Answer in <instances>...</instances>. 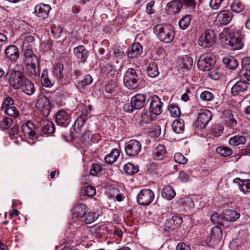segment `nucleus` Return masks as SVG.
<instances>
[{"mask_svg":"<svg viewBox=\"0 0 250 250\" xmlns=\"http://www.w3.org/2000/svg\"><path fill=\"white\" fill-rule=\"evenodd\" d=\"M167 155L165 146L162 145H159L153 151V157L156 160H163Z\"/></svg>","mask_w":250,"mask_h":250,"instance_id":"obj_22","label":"nucleus"},{"mask_svg":"<svg viewBox=\"0 0 250 250\" xmlns=\"http://www.w3.org/2000/svg\"><path fill=\"white\" fill-rule=\"evenodd\" d=\"M13 120L12 118L7 117H4L0 121V125L2 129H7L11 126Z\"/></svg>","mask_w":250,"mask_h":250,"instance_id":"obj_49","label":"nucleus"},{"mask_svg":"<svg viewBox=\"0 0 250 250\" xmlns=\"http://www.w3.org/2000/svg\"><path fill=\"white\" fill-rule=\"evenodd\" d=\"M193 64L192 58L188 56H185L179 63V66L183 70V72H185L191 69Z\"/></svg>","mask_w":250,"mask_h":250,"instance_id":"obj_27","label":"nucleus"},{"mask_svg":"<svg viewBox=\"0 0 250 250\" xmlns=\"http://www.w3.org/2000/svg\"><path fill=\"white\" fill-rule=\"evenodd\" d=\"M152 114L149 111H147L144 110L141 114V125H144V124H147L152 121Z\"/></svg>","mask_w":250,"mask_h":250,"instance_id":"obj_40","label":"nucleus"},{"mask_svg":"<svg viewBox=\"0 0 250 250\" xmlns=\"http://www.w3.org/2000/svg\"><path fill=\"white\" fill-rule=\"evenodd\" d=\"M239 76L246 80L237 82L231 87V92L233 96H236L241 92L246 91L248 85H250V58L246 57L242 60V69L239 72Z\"/></svg>","mask_w":250,"mask_h":250,"instance_id":"obj_1","label":"nucleus"},{"mask_svg":"<svg viewBox=\"0 0 250 250\" xmlns=\"http://www.w3.org/2000/svg\"><path fill=\"white\" fill-rule=\"evenodd\" d=\"M116 84L113 82H109L105 86V91L108 94H111L116 91Z\"/></svg>","mask_w":250,"mask_h":250,"instance_id":"obj_57","label":"nucleus"},{"mask_svg":"<svg viewBox=\"0 0 250 250\" xmlns=\"http://www.w3.org/2000/svg\"><path fill=\"white\" fill-rule=\"evenodd\" d=\"M246 141V138L242 136H235L230 138L229 144L230 146H236L240 144H244Z\"/></svg>","mask_w":250,"mask_h":250,"instance_id":"obj_44","label":"nucleus"},{"mask_svg":"<svg viewBox=\"0 0 250 250\" xmlns=\"http://www.w3.org/2000/svg\"><path fill=\"white\" fill-rule=\"evenodd\" d=\"M98 218V214L96 213L87 212L86 213L83 218L82 217L78 222L79 223L81 221L82 223L85 225L90 224L94 222Z\"/></svg>","mask_w":250,"mask_h":250,"instance_id":"obj_31","label":"nucleus"},{"mask_svg":"<svg viewBox=\"0 0 250 250\" xmlns=\"http://www.w3.org/2000/svg\"><path fill=\"white\" fill-rule=\"evenodd\" d=\"M191 15L187 14L182 17L179 21V25L181 29H186L189 25L191 21Z\"/></svg>","mask_w":250,"mask_h":250,"instance_id":"obj_39","label":"nucleus"},{"mask_svg":"<svg viewBox=\"0 0 250 250\" xmlns=\"http://www.w3.org/2000/svg\"><path fill=\"white\" fill-rule=\"evenodd\" d=\"M147 74L151 78H156L159 74L158 65L154 62H151L147 68Z\"/></svg>","mask_w":250,"mask_h":250,"instance_id":"obj_35","label":"nucleus"},{"mask_svg":"<svg viewBox=\"0 0 250 250\" xmlns=\"http://www.w3.org/2000/svg\"><path fill=\"white\" fill-rule=\"evenodd\" d=\"M87 120V117L85 114L81 115L75 121L74 126H77L79 128L83 126L86 121Z\"/></svg>","mask_w":250,"mask_h":250,"instance_id":"obj_50","label":"nucleus"},{"mask_svg":"<svg viewBox=\"0 0 250 250\" xmlns=\"http://www.w3.org/2000/svg\"><path fill=\"white\" fill-rule=\"evenodd\" d=\"M212 117L211 111L209 110L205 109L200 112L198 118L195 123L196 127L199 129H203L206 127Z\"/></svg>","mask_w":250,"mask_h":250,"instance_id":"obj_10","label":"nucleus"},{"mask_svg":"<svg viewBox=\"0 0 250 250\" xmlns=\"http://www.w3.org/2000/svg\"><path fill=\"white\" fill-rule=\"evenodd\" d=\"M39 127L44 133L46 134H51L55 130L53 123L46 119H42L40 121Z\"/></svg>","mask_w":250,"mask_h":250,"instance_id":"obj_21","label":"nucleus"},{"mask_svg":"<svg viewBox=\"0 0 250 250\" xmlns=\"http://www.w3.org/2000/svg\"><path fill=\"white\" fill-rule=\"evenodd\" d=\"M56 121L58 125L66 127L70 122V116L65 110H60L57 113Z\"/></svg>","mask_w":250,"mask_h":250,"instance_id":"obj_15","label":"nucleus"},{"mask_svg":"<svg viewBox=\"0 0 250 250\" xmlns=\"http://www.w3.org/2000/svg\"><path fill=\"white\" fill-rule=\"evenodd\" d=\"M51 8L48 4L40 3L35 7V13L38 17L46 18L48 17Z\"/></svg>","mask_w":250,"mask_h":250,"instance_id":"obj_20","label":"nucleus"},{"mask_svg":"<svg viewBox=\"0 0 250 250\" xmlns=\"http://www.w3.org/2000/svg\"><path fill=\"white\" fill-rule=\"evenodd\" d=\"M93 81L92 77L88 74L85 76L83 80L80 81L79 84L82 87H84L86 85L90 84Z\"/></svg>","mask_w":250,"mask_h":250,"instance_id":"obj_56","label":"nucleus"},{"mask_svg":"<svg viewBox=\"0 0 250 250\" xmlns=\"http://www.w3.org/2000/svg\"><path fill=\"white\" fill-rule=\"evenodd\" d=\"M224 121L226 124L231 127L236 125L237 124L236 121L229 110H225L224 112Z\"/></svg>","mask_w":250,"mask_h":250,"instance_id":"obj_38","label":"nucleus"},{"mask_svg":"<svg viewBox=\"0 0 250 250\" xmlns=\"http://www.w3.org/2000/svg\"><path fill=\"white\" fill-rule=\"evenodd\" d=\"M62 32V29L61 28L56 26L52 27L51 31L53 37L56 39L59 38L61 36Z\"/></svg>","mask_w":250,"mask_h":250,"instance_id":"obj_61","label":"nucleus"},{"mask_svg":"<svg viewBox=\"0 0 250 250\" xmlns=\"http://www.w3.org/2000/svg\"><path fill=\"white\" fill-rule=\"evenodd\" d=\"M4 78L8 81L10 85L15 90H20L27 79L21 71L13 69H9L6 73Z\"/></svg>","mask_w":250,"mask_h":250,"instance_id":"obj_4","label":"nucleus"},{"mask_svg":"<svg viewBox=\"0 0 250 250\" xmlns=\"http://www.w3.org/2000/svg\"><path fill=\"white\" fill-rule=\"evenodd\" d=\"M240 190L245 194L248 193H250V181H246L245 183L241 185L240 186Z\"/></svg>","mask_w":250,"mask_h":250,"instance_id":"obj_59","label":"nucleus"},{"mask_svg":"<svg viewBox=\"0 0 250 250\" xmlns=\"http://www.w3.org/2000/svg\"><path fill=\"white\" fill-rule=\"evenodd\" d=\"M120 155V152L118 149H112L110 153L107 154L104 157V160L106 163L112 164L117 160Z\"/></svg>","mask_w":250,"mask_h":250,"instance_id":"obj_32","label":"nucleus"},{"mask_svg":"<svg viewBox=\"0 0 250 250\" xmlns=\"http://www.w3.org/2000/svg\"><path fill=\"white\" fill-rule=\"evenodd\" d=\"M150 100V97H147L143 94H138L133 96L130 103L124 104L123 109L128 113H131L134 110H138L146 107Z\"/></svg>","mask_w":250,"mask_h":250,"instance_id":"obj_3","label":"nucleus"},{"mask_svg":"<svg viewBox=\"0 0 250 250\" xmlns=\"http://www.w3.org/2000/svg\"><path fill=\"white\" fill-rule=\"evenodd\" d=\"M223 62L228 68L232 70L235 69L238 65L236 60L232 56L224 58Z\"/></svg>","mask_w":250,"mask_h":250,"instance_id":"obj_34","label":"nucleus"},{"mask_svg":"<svg viewBox=\"0 0 250 250\" xmlns=\"http://www.w3.org/2000/svg\"><path fill=\"white\" fill-rule=\"evenodd\" d=\"M82 193L84 196L92 197L96 194L95 188L91 186L84 187L83 189Z\"/></svg>","mask_w":250,"mask_h":250,"instance_id":"obj_47","label":"nucleus"},{"mask_svg":"<svg viewBox=\"0 0 250 250\" xmlns=\"http://www.w3.org/2000/svg\"><path fill=\"white\" fill-rule=\"evenodd\" d=\"M5 53L7 59L12 62H16L19 58V49L15 45H10L5 49Z\"/></svg>","mask_w":250,"mask_h":250,"instance_id":"obj_18","label":"nucleus"},{"mask_svg":"<svg viewBox=\"0 0 250 250\" xmlns=\"http://www.w3.org/2000/svg\"><path fill=\"white\" fill-rule=\"evenodd\" d=\"M245 8L244 4L239 0H234L231 4L232 11L236 13L242 12Z\"/></svg>","mask_w":250,"mask_h":250,"instance_id":"obj_41","label":"nucleus"},{"mask_svg":"<svg viewBox=\"0 0 250 250\" xmlns=\"http://www.w3.org/2000/svg\"><path fill=\"white\" fill-rule=\"evenodd\" d=\"M210 220L214 224H218L220 226H224L225 225L224 223L225 221V217L224 213L223 214H219L218 213H213L210 216Z\"/></svg>","mask_w":250,"mask_h":250,"instance_id":"obj_36","label":"nucleus"},{"mask_svg":"<svg viewBox=\"0 0 250 250\" xmlns=\"http://www.w3.org/2000/svg\"><path fill=\"white\" fill-rule=\"evenodd\" d=\"M22 132L24 135L30 139H34L38 137L37 133V128L31 121H28L23 124L21 126Z\"/></svg>","mask_w":250,"mask_h":250,"instance_id":"obj_14","label":"nucleus"},{"mask_svg":"<svg viewBox=\"0 0 250 250\" xmlns=\"http://www.w3.org/2000/svg\"><path fill=\"white\" fill-rule=\"evenodd\" d=\"M196 0H180L182 6L189 9L190 11H194L196 7Z\"/></svg>","mask_w":250,"mask_h":250,"instance_id":"obj_45","label":"nucleus"},{"mask_svg":"<svg viewBox=\"0 0 250 250\" xmlns=\"http://www.w3.org/2000/svg\"><path fill=\"white\" fill-rule=\"evenodd\" d=\"M209 75L211 79L216 80L220 79L221 74L217 69H214L210 70Z\"/></svg>","mask_w":250,"mask_h":250,"instance_id":"obj_62","label":"nucleus"},{"mask_svg":"<svg viewBox=\"0 0 250 250\" xmlns=\"http://www.w3.org/2000/svg\"><path fill=\"white\" fill-rule=\"evenodd\" d=\"M223 213L226 222L236 221L240 216L239 212L232 209H227Z\"/></svg>","mask_w":250,"mask_h":250,"instance_id":"obj_26","label":"nucleus"},{"mask_svg":"<svg viewBox=\"0 0 250 250\" xmlns=\"http://www.w3.org/2000/svg\"><path fill=\"white\" fill-rule=\"evenodd\" d=\"M215 63V56L210 53H207L200 57L197 62V65L201 70L209 71L212 69Z\"/></svg>","mask_w":250,"mask_h":250,"instance_id":"obj_7","label":"nucleus"},{"mask_svg":"<svg viewBox=\"0 0 250 250\" xmlns=\"http://www.w3.org/2000/svg\"><path fill=\"white\" fill-rule=\"evenodd\" d=\"M230 40L229 44L231 46L233 50H238L241 49L243 46V43L238 38H235L233 36L229 35Z\"/></svg>","mask_w":250,"mask_h":250,"instance_id":"obj_37","label":"nucleus"},{"mask_svg":"<svg viewBox=\"0 0 250 250\" xmlns=\"http://www.w3.org/2000/svg\"><path fill=\"white\" fill-rule=\"evenodd\" d=\"M143 52L142 45L138 42L134 43L130 49L128 50L127 57L134 58L139 56Z\"/></svg>","mask_w":250,"mask_h":250,"instance_id":"obj_25","label":"nucleus"},{"mask_svg":"<svg viewBox=\"0 0 250 250\" xmlns=\"http://www.w3.org/2000/svg\"><path fill=\"white\" fill-rule=\"evenodd\" d=\"M88 211V208L84 204H78L72 209V215L73 218H77L79 221Z\"/></svg>","mask_w":250,"mask_h":250,"instance_id":"obj_17","label":"nucleus"},{"mask_svg":"<svg viewBox=\"0 0 250 250\" xmlns=\"http://www.w3.org/2000/svg\"><path fill=\"white\" fill-rule=\"evenodd\" d=\"M23 63L27 75L33 79L39 78L40 75V59L30 49L24 50Z\"/></svg>","mask_w":250,"mask_h":250,"instance_id":"obj_2","label":"nucleus"},{"mask_svg":"<svg viewBox=\"0 0 250 250\" xmlns=\"http://www.w3.org/2000/svg\"><path fill=\"white\" fill-rule=\"evenodd\" d=\"M6 113L13 117H17L19 115V111L14 105L6 108Z\"/></svg>","mask_w":250,"mask_h":250,"instance_id":"obj_58","label":"nucleus"},{"mask_svg":"<svg viewBox=\"0 0 250 250\" xmlns=\"http://www.w3.org/2000/svg\"><path fill=\"white\" fill-rule=\"evenodd\" d=\"M123 81L125 86L131 90L137 88L140 83L136 71L132 68H129L125 71Z\"/></svg>","mask_w":250,"mask_h":250,"instance_id":"obj_6","label":"nucleus"},{"mask_svg":"<svg viewBox=\"0 0 250 250\" xmlns=\"http://www.w3.org/2000/svg\"><path fill=\"white\" fill-rule=\"evenodd\" d=\"M222 236L221 229L218 226H214L211 230L210 236L207 238L206 243L209 247H215L219 244Z\"/></svg>","mask_w":250,"mask_h":250,"instance_id":"obj_9","label":"nucleus"},{"mask_svg":"<svg viewBox=\"0 0 250 250\" xmlns=\"http://www.w3.org/2000/svg\"><path fill=\"white\" fill-rule=\"evenodd\" d=\"M183 7L180 0H173L167 5L168 12L172 14H178Z\"/></svg>","mask_w":250,"mask_h":250,"instance_id":"obj_23","label":"nucleus"},{"mask_svg":"<svg viewBox=\"0 0 250 250\" xmlns=\"http://www.w3.org/2000/svg\"><path fill=\"white\" fill-rule=\"evenodd\" d=\"M216 41V34L211 29L206 30L199 39V43L203 47L211 46Z\"/></svg>","mask_w":250,"mask_h":250,"instance_id":"obj_8","label":"nucleus"},{"mask_svg":"<svg viewBox=\"0 0 250 250\" xmlns=\"http://www.w3.org/2000/svg\"><path fill=\"white\" fill-rule=\"evenodd\" d=\"M41 83L42 86L46 87H51L54 83V81L49 79L46 69H43L42 73Z\"/></svg>","mask_w":250,"mask_h":250,"instance_id":"obj_30","label":"nucleus"},{"mask_svg":"<svg viewBox=\"0 0 250 250\" xmlns=\"http://www.w3.org/2000/svg\"><path fill=\"white\" fill-rule=\"evenodd\" d=\"M173 225L171 218L167 219L165 220V222H164L163 228L165 231H170L176 229Z\"/></svg>","mask_w":250,"mask_h":250,"instance_id":"obj_51","label":"nucleus"},{"mask_svg":"<svg viewBox=\"0 0 250 250\" xmlns=\"http://www.w3.org/2000/svg\"><path fill=\"white\" fill-rule=\"evenodd\" d=\"M14 104V100L10 97H7L6 98L4 99L2 104V108H7L9 106H13Z\"/></svg>","mask_w":250,"mask_h":250,"instance_id":"obj_60","label":"nucleus"},{"mask_svg":"<svg viewBox=\"0 0 250 250\" xmlns=\"http://www.w3.org/2000/svg\"><path fill=\"white\" fill-rule=\"evenodd\" d=\"M102 170L101 166L98 164H93L90 170V174L93 176H96Z\"/></svg>","mask_w":250,"mask_h":250,"instance_id":"obj_55","label":"nucleus"},{"mask_svg":"<svg viewBox=\"0 0 250 250\" xmlns=\"http://www.w3.org/2000/svg\"><path fill=\"white\" fill-rule=\"evenodd\" d=\"M161 194L162 197L167 200H171L176 195V193L174 189L169 185L165 186L163 188Z\"/></svg>","mask_w":250,"mask_h":250,"instance_id":"obj_28","label":"nucleus"},{"mask_svg":"<svg viewBox=\"0 0 250 250\" xmlns=\"http://www.w3.org/2000/svg\"><path fill=\"white\" fill-rule=\"evenodd\" d=\"M38 107L42 109L50 105H52L50 101L45 96L41 97L36 103Z\"/></svg>","mask_w":250,"mask_h":250,"instance_id":"obj_46","label":"nucleus"},{"mask_svg":"<svg viewBox=\"0 0 250 250\" xmlns=\"http://www.w3.org/2000/svg\"><path fill=\"white\" fill-rule=\"evenodd\" d=\"M149 111L154 115H158L162 112V106L163 103L161 99L156 95L150 97L149 103Z\"/></svg>","mask_w":250,"mask_h":250,"instance_id":"obj_12","label":"nucleus"},{"mask_svg":"<svg viewBox=\"0 0 250 250\" xmlns=\"http://www.w3.org/2000/svg\"><path fill=\"white\" fill-rule=\"evenodd\" d=\"M89 52L86 49L85 47L83 45H79L76 47L74 49V53L79 60V62L82 63H84L88 57V54Z\"/></svg>","mask_w":250,"mask_h":250,"instance_id":"obj_19","label":"nucleus"},{"mask_svg":"<svg viewBox=\"0 0 250 250\" xmlns=\"http://www.w3.org/2000/svg\"><path fill=\"white\" fill-rule=\"evenodd\" d=\"M176 250H190V248L185 243L181 242L177 244Z\"/></svg>","mask_w":250,"mask_h":250,"instance_id":"obj_64","label":"nucleus"},{"mask_svg":"<svg viewBox=\"0 0 250 250\" xmlns=\"http://www.w3.org/2000/svg\"><path fill=\"white\" fill-rule=\"evenodd\" d=\"M175 161L180 164H185L188 162V159L180 153H176L174 154Z\"/></svg>","mask_w":250,"mask_h":250,"instance_id":"obj_53","label":"nucleus"},{"mask_svg":"<svg viewBox=\"0 0 250 250\" xmlns=\"http://www.w3.org/2000/svg\"><path fill=\"white\" fill-rule=\"evenodd\" d=\"M125 172L129 175H132L139 171V167L137 166H134L131 163L126 164L124 167Z\"/></svg>","mask_w":250,"mask_h":250,"instance_id":"obj_42","label":"nucleus"},{"mask_svg":"<svg viewBox=\"0 0 250 250\" xmlns=\"http://www.w3.org/2000/svg\"><path fill=\"white\" fill-rule=\"evenodd\" d=\"M200 98L204 101H210L214 98V95L208 91H204L200 95Z\"/></svg>","mask_w":250,"mask_h":250,"instance_id":"obj_54","label":"nucleus"},{"mask_svg":"<svg viewBox=\"0 0 250 250\" xmlns=\"http://www.w3.org/2000/svg\"><path fill=\"white\" fill-rule=\"evenodd\" d=\"M168 109L172 117H178L180 116L181 112L178 106L174 104H169Z\"/></svg>","mask_w":250,"mask_h":250,"instance_id":"obj_48","label":"nucleus"},{"mask_svg":"<svg viewBox=\"0 0 250 250\" xmlns=\"http://www.w3.org/2000/svg\"><path fill=\"white\" fill-rule=\"evenodd\" d=\"M232 16L230 11L222 10L218 14L216 21L220 25H226L231 21Z\"/></svg>","mask_w":250,"mask_h":250,"instance_id":"obj_16","label":"nucleus"},{"mask_svg":"<svg viewBox=\"0 0 250 250\" xmlns=\"http://www.w3.org/2000/svg\"><path fill=\"white\" fill-rule=\"evenodd\" d=\"M141 148L142 145L140 142L136 140H131L125 146V151L128 156L134 157L139 153Z\"/></svg>","mask_w":250,"mask_h":250,"instance_id":"obj_13","label":"nucleus"},{"mask_svg":"<svg viewBox=\"0 0 250 250\" xmlns=\"http://www.w3.org/2000/svg\"><path fill=\"white\" fill-rule=\"evenodd\" d=\"M63 65L61 62L56 63L53 67L52 73L58 80H61L63 78Z\"/></svg>","mask_w":250,"mask_h":250,"instance_id":"obj_29","label":"nucleus"},{"mask_svg":"<svg viewBox=\"0 0 250 250\" xmlns=\"http://www.w3.org/2000/svg\"><path fill=\"white\" fill-rule=\"evenodd\" d=\"M154 194L149 189H142L138 195L137 202L143 206L149 205L154 200Z\"/></svg>","mask_w":250,"mask_h":250,"instance_id":"obj_11","label":"nucleus"},{"mask_svg":"<svg viewBox=\"0 0 250 250\" xmlns=\"http://www.w3.org/2000/svg\"><path fill=\"white\" fill-rule=\"evenodd\" d=\"M223 0H210L209 2L210 6L213 9L219 8L221 2Z\"/></svg>","mask_w":250,"mask_h":250,"instance_id":"obj_63","label":"nucleus"},{"mask_svg":"<svg viewBox=\"0 0 250 250\" xmlns=\"http://www.w3.org/2000/svg\"><path fill=\"white\" fill-rule=\"evenodd\" d=\"M22 85L20 90L25 94L31 96L34 93L35 91L34 84L30 80L27 79Z\"/></svg>","mask_w":250,"mask_h":250,"instance_id":"obj_24","label":"nucleus"},{"mask_svg":"<svg viewBox=\"0 0 250 250\" xmlns=\"http://www.w3.org/2000/svg\"><path fill=\"white\" fill-rule=\"evenodd\" d=\"M171 219L172 221V224H174L173 226H175L176 229L178 228L183 222V218L180 215H174Z\"/></svg>","mask_w":250,"mask_h":250,"instance_id":"obj_52","label":"nucleus"},{"mask_svg":"<svg viewBox=\"0 0 250 250\" xmlns=\"http://www.w3.org/2000/svg\"><path fill=\"white\" fill-rule=\"evenodd\" d=\"M216 152L223 157H228L232 154V150L228 146H220L216 148Z\"/></svg>","mask_w":250,"mask_h":250,"instance_id":"obj_43","label":"nucleus"},{"mask_svg":"<svg viewBox=\"0 0 250 250\" xmlns=\"http://www.w3.org/2000/svg\"><path fill=\"white\" fill-rule=\"evenodd\" d=\"M153 31L161 41L166 43L171 42L174 37V32L166 25L157 24L153 27Z\"/></svg>","mask_w":250,"mask_h":250,"instance_id":"obj_5","label":"nucleus"},{"mask_svg":"<svg viewBox=\"0 0 250 250\" xmlns=\"http://www.w3.org/2000/svg\"><path fill=\"white\" fill-rule=\"evenodd\" d=\"M173 131L176 134H181L184 132L185 125L183 120H175L172 124Z\"/></svg>","mask_w":250,"mask_h":250,"instance_id":"obj_33","label":"nucleus"}]
</instances>
